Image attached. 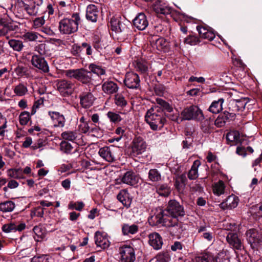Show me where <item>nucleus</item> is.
Returning <instances> with one entry per match:
<instances>
[{"mask_svg": "<svg viewBox=\"0 0 262 262\" xmlns=\"http://www.w3.org/2000/svg\"><path fill=\"white\" fill-rule=\"evenodd\" d=\"M148 222L152 226L162 225L169 227V232L172 236H179L183 231V224L181 222H179L176 217H164L161 209L151 215Z\"/></svg>", "mask_w": 262, "mask_h": 262, "instance_id": "f257e3e1", "label": "nucleus"}, {"mask_svg": "<svg viewBox=\"0 0 262 262\" xmlns=\"http://www.w3.org/2000/svg\"><path fill=\"white\" fill-rule=\"evenodd\" d=\"M145 120L154 130L161 129L166 121L158 106H154L147 111L145 116Z\"/></svg>", "mask_w": 262, "mask_h": 262, "instance_id": "f03ea898", "label": "nucleus"}, {"mask_svg": "<svg viewBox=\"0 0 262 262\" xmlns=\"http://www.w3.org/2000/svg\"><path fill=\"white\" fill-rule=\"evenodd\" d=\"M80 23L79 13L72 14L71 17L62 19L59 24V29L61 33L70 34L76 32Z\"/></svg>", "mask_w": 262, "mask_h": 262, "instance_id": "7ed1b4c3", "label": "nucleus"}, {"mask_svg": "<svg viewBox=\"0 0 262 262\" xmlns=\"http://www.w3.org/2000/svg\"><path fill=\"white\" fill-rule=\"evenodd\" d=\"M182 119L200 121L204 119V115L202 110L196 105H191L185 108L181 113Z\"/></svg>", "mask_w": 262, "mask_h": 262, "instance_id": "20e7f679", "label": "nucleus"}, {"mask_svg": "<svg viewBox=\"0 0 262 262\" xmlns=\"http://www.w3.org/2000/svg\"><path fill=\"white\" fill-rule=\"evenodd\" d=\"M246 239L252 249H262V236L255 229H250L246 232Z\"/></svg>", "mask_w": 262, "mask_h": 262, "instance_id": "39448f33", "label": "nucleus"}, {"mask_svg": "<svg viewBox=\"0 0 262 262\" xmlns=\"http://www.w3.org/2000/svg\"><path fill=\"white\" fill-rule=\"evenodd\" d=\"M65 75L70 78H74L82 83L87 84L91 81L90 72L83 69L68 70L64 72Z\"/></svg>", "mask_w": 262, "mask_h": 262, "instance_id": "423d86ee", "label": "nucleus"}, {"mask_svg": "<svg viewBox=\"0 0 262 262\" xmlns=\"http://www.w3.org/2000/svg\"><path fill=\"white\" fill-rule=\"evenodd\" d=\"M43 0H28L23 3L24 10L30 16H36L41 12Z\"/></svg>", "mask_w": 262, "mask_h": 262, "instance_id": "0eeeda50", "label": "nucleus"}, {"mask_svg": "<svg viewBox=\"0 0 262 262\" xmlns=\"http://www.w3.org/2000/svg\"><path fill=\"white\" fill-rule=\"evenodd\" d=\"M57 90L63 97H69L74 91V84L72 81L66 79L57 81L56 83Z\"/></svg>", "mask_w": 262, "mask_h": 262, "instance_id": "6e6552de", "label": "nucleus"}, {"mask_svg": "<svg viewBox=\"0 0 262 262\" xmlns=\"http://www.w3.org/2000/svg\"><path fill=\"white\" fill-rule=\"evenodd\" d=\"M146 143L142 138L136 137L131 144L130 156L133 157H137L143 154L146 151Z\"/></svg>", "mask_w": 262, "mask_h": 262, "instance_id": "1a4fd4ad", "label": "nucleus"}, {"mask_svg": "<svg viewBox=\"0 0 262 262\" xmlns=\"http://www.w3.org/2000/svg\"><path fill=\"white\" fill-rule=\"evenodd\" d=\"M166 211L170 215L165 217H177L185 215V211L182 206L175 200H170L166 209Z\"/></svg>", "mask_w": 262, "mask_h": 262, "instance_id": "9d476101", "label": "nucleus"}, {"mask_svg": "<svg viewBox=\"0 0 262 262\" xmlns=\"http://www.w3.org/2000/svg\"><path fill=\"white\" fill-rule=\"evenodd\" d=\"M119 253L122 262H134L136 259L135 250L130 245L121 246L119 248Z\"/></svg>", "mask_w": 262, "mask_h": 262, "instance_id": "9b49d317", "label": "nucleus"}, {"mask_svg": "<svg viewBox=\"0 0 262 262\" xmlns=\"http://www.w3.org/2000/svg\"><path fill=\"white\" fill-rule=\"evenodd\" d=\"M18 28L10 18L4 17L0 19V36H5Z\"/></svg>", "mask_w": 262, "mask_h": 262, "instance_id": "f8f14e48", "label": "nucleus"}, {"mask_svg": "<svg viewBox=\"0 0 262 262\" xmlns=\"http://www.w3.org/2000/svg\"><path fill=\"white\" fill-rule=\"evenodd\" d=\"M123 81L125 85L129 89H138L140 85L138 75L134 72L127 73Z\"/></svg>", "mask_w": 262, "mask_h": 262, "instance_id": "ddd939ff", "label": "nucleus"}, {"mask_svg": "<svg viewBox=\"0 0 262 262\" xmlns=\"http://www.w3.org/2000/svg\"><path fill=\"white\" fill-rule=\"evenodd\" d=\"M32 64L43 73L49 71V67L44 58L37 55H33L31 60Z\"/></svg>", "mask_w": 262, "mask_h": 262, "instance_id": "4468645a", "label": "nucleus"}, {"mask_svg": "<svg viewBox=\"0 0 262 262\" xmlns=\"http://www.w3.org/2000/svg\"><path fill=\"white\" fill-rule=\"evenodd\" d=\"M48 115L54 127H63L64 126L66 121L63 115L55 111H49Z\"/></svg>", "mask_w": 262, "mask_h": 262, "instance_id": "2eb2a0df", "label": "nucleus"}, {"mask_svg": "<svg viewBox=\"0 0 262 262\" xmlns=\"http://www.w3.org/2000/svg\"><path fill=\"white\" fill-rule=\"evenodd\" d=\"M80 104L85 108L90 107L95 101V97L91 92H82L79 95Z\"/></svg>", "mask_w": 262, "mask_h": 262, "instance_id": "dca6fc26", "label": "nucleus"}, {"mask_svg": "<svg viewBox=\"0 0 262 262\" xmlns=\"http://www.w3.org/2000/svg\"><path fill=\"white\" fill-rule=\"evenodd\" d=\"M95 244L98 247L102 249L108 248L110 245V242L108 239L107 235L104 232L97 231L95 235Z\"/></svg>", "mask_w": 262, "mask_h": 262, "instance_id": "f3484780", "label": "nucleus"}, {"mask_svg": "<svg viewBox=\"0 0 262 262\" xmlns=\"http://www.w3.org/2000/svg\"><path fill=\"white\" fill-rule=\"evenodd\" d=\"M228 243L234 249L241 250L243 247L241 239L235 233L229 232L226 237Z\"/></svg>", "mask_w": 262, "mask_h": 262, "instance_id": "a211bd4d", "label": "nucleus"}, {"mask_svg": "<svg viewBox=\"0 0 262 262\" xmlns=\"http://www.w3.org/2000/svg\"><path fill=\"white\" fill-rule=\"evenodd\" d=\"M133 25L139 30H144L148 25V21L146 15L140 13L133 20Z\"/></svg>", "mask_w": 262, "mask_h": 262, "instance_id": "6ab92c4d", "label": "nucleus"}, {"mask_svg": "<svg viewBox=\"0 0 262 262\" xmlns=\"http://www.w3.org/2000/svg\"><path fill=\"white\" fill-rule=\"evenodd\" d=\"M238 203V199L234 195H229L225 201L219 204V206L223 210L231 209L235 208Z\"/></svg>", "mask_w": 262, "mask_h": 262, "instance_id": "aec40b11", "label": "nucleus"}, {"mask_svg": "<svg viewBox=\"0 0 262 262\" xmlns=\"http://www.w3.org/2000/svg\"><path fill=\"white\" fill-rule=\"evenodd\" d=\"M149 245L155 250H159L163 245V239L160 235L156 232L152 233L148 236Z\"/></svg>", "mask_w": 262, "mask_h": 262, "instance_id": "412c9836", "label": "nucleus"}, {"mask_svg": "<svg viewBox=\"0 0 262 262\" xmlns=\"http://www.w3.org/2000/svg\"><path fill=\"white\" fill-rule=\"evenodd\" d=\"M139 180V177L132 171L126 172L121 179L123 183L131 186L136 185Z\"/></svg>", "mask_w": 262, "mask_h": 262, "instance_id": "4be33fe9", "label": "nucleus"}, {"mask_svg": "<svg viewBox=\"0 0 262 262\" xmlns=\"http://www.w3.org/2000/svg\"><path fill=\"white\" fill-rule=\"evenodd\" d=\"M152 46L161 52H167L169 50V42L163 37L159 38L153 41Z\"/></svg>", "mask_w": 262, "mask_h": 262, "instance_id": "5701e85b", "label": "nucleus"}, {"mask_svg": "<svg viewBox=\"0 0 262 262\" xmlns=\"http://www.w3.org/2000/svg\"><path fill=\"white\" fill-rule=\"evenodd\" d=\"M196 29L201 38L209 41L212 40L214 38L215 34L214 32L207 27L198 26Z\"/></svg>", "mask_w": 262, "mask_h": 262, "instance_id": "b1692460", "label": "nucleus"}, {"mask_svg": "<svg viewBox=\"0 0 262 262\" xmlns=\"http://www.w3.org/2000/svg\"><path fill=\"white\" fill-rule=\"evenodd\" d=\"M61 137L64 141L76 142L78 139L80 138V135L77 130H66L62 132Z\"/></svg>", "mask_w": 262, "mask_h": 262, "instance_id": "393cba45", "label": "nucleus"}, {"mask_svg": "<svg viewBox=\"0 0 262 262\" xmlns=\"http://www.w3.org/2000/svg\"><path fill=\"white\" fill-rule=\"evenodd\" d=\"M98 15V10L94 5H89L86 8V17L87 19L96 22Z\"/></svg>", "mask_w": 262, "mask_h": 262, "instance_id": "a878e982", "label": "nucleus"}, {"mask_svg": "<svg viewBox=\"0 0 262 262\" xmlns=\"http://www.w3.org/2000/svg\"><path fill=\"white\" fill-rule=\"evenodd\" d=\"M134 66L136 71L143 74H147L149 64L145 60L138 59L135 61Z\"/></svg>", "mask_w": 262, "mask_h": 262, "instance_id": "bb28decb", "label": "nucleus"}, {"mask_svg": "<svg viewBox=\"0 0 262 262\" xmlns=\"http://www.w3.org/2000/svg\"><path fill=\"white\" fill-rule=\"evenodd\" d=\"M117 198L118 200L124 206L128 207L131 203V200L129 197V194L126 190H122L117 195Z\"/></svg>", "mask_w": 262, "mask_h": 262, "instance_id": "cd10ccee", "label": "nucleus"}, {"mask_svg": "<svg viewBox=\"0 0 262 262\" xmlns=\"http://www.w3.org/2000/svg\"><path fill=\"white\" fill-rule=\"evenodd\" d=\"M99 154L102 158L108 162H112L114 160V156L110 147H104L100 148Z\"/></svg>", "mask_w": 262, "mask_h": 262, "instance_id": "c85d7f7f", "label": "nucleus"}, {"mask_svg": "<svg viewBox=\"0 0 262 262\" xmlns=\"http://www.w3.org/2000/svg\"><path fill=\"white\" fill-rule=\"evenodd\" d=\"M201 165V162L199 160H195L189 170L187 176L190 180H195L199 176L198 168Z\"/></svg>", "mask_w": 262, "mask_h": 262, "instance_id": "c756f323", "label": "nucleus"}, {"mask_svg": "<svg viewBox=\"0 0 262 262\" xmlns=\"http://www.w3.org/2000/svg\"><path fill=\"white\" fill-rule=\"evenodd\" d=\"M139 231V227L136 224L129 225L124 224L122 226V231L123 235H128L135 234Z\"/></svg>", "mask_w": 262, "mask_h": 262, "instance_id": "7c9ffc66", "label": "nucleus"}, {"mask_svg": "<svg viewBox=\"0 0 262 262\" xmlns=\"http://www.w3.org/2000/svg\"><path fill=\"white\" fill-rule=\"evenodd\" d=\"M214 124L213 120L210 118L206 119L201 122V129L202 132L206 134H209L214 129Z\"/></svg>", "mask_w": 262, "mask_h": 262, "instance_id": "2f4dec72", "label": "nucleus"}, {"mask_svg": "<svg viewBox=\"0 0 262 262\" xmlns=\"http://www.w3.org/2000/svg\"><path fill=\"white\" fill-rule=\"evenodd\" d=\"M226 139L231 145L237 144L240 142L239 133L237 130H232L226 135Z\"/></svg>", "mask_w": 262, "mask_h": 262, "instance_id": "473e14b6", "label": "nucleus"}, {"mask_svg": "<svg viewBox=\"0 0 262 262\" xmlns=\"http://www.w3.org/2000/svg\"><path fill=\"white\" fill-rule=\"evenodd\" d=\"M154 10L157 14H169L171 12V8L166 4H157L155 6Z\"/></svg>", "mask_w": 262, "mask_h": 262, "instance_id": "72a5a7b5", "label": "nucleus"}, {"mask_svg": "<svg viewBox=\"0 0 262 262\" xmlns=\"http://www.w3.org/2000/svg\"><path fill=\"white\" fill-rule=\"evenodd\" d=\"M7 175L11 178L15 179H24L25 177L23 175L21 168H11L7 170Z\"/></svg>", "mask_w": 262, "mask_h": 262, "instance_id": "f704fd0d", "label": "nucleus"}, {"mask_svg": "<svg viewBox=\"0 0 262 262\" xmlns=\"http://www.w3.org/2000/svg\"><path fill=\"white\" fill-rule=\"evenodd\" d=\"M224 102V99H219L217 101L212 102L208 108V111L213 114H217L222 110V104Z\"/></svg>", "mask_w": 262, "mask_h": 262, "instance_id": "c9c22d12", "label": "nucleus"}, {"mask_svg": "<svg viewBox=\"0 0 262 262\" xmlns=\"http://www.w3.org/2000/svg\"><path fill=\"white\" fill-rule=\"evenodd\" d=\"M196 262H215V257L211 253H204L195 257Z\"/></svg>", "mask_w": 262, "mask_h": 262, "instance_id": "e433bc0d", "label": "nucleus"}, {"mask_svg": "<svg viewBox=\"0 0 262 262\" xmlns=\"http://www.w3.org/2000/svg\"><path fill=\"white\" fill-rule=\"evenodd\" d=\"M15 207V203L12 201H7L0 203V211L3 212H10Z\"/></svg>", "mask_w": 262, "mask_h": 262, "instance_id": "4c0bfd02", "label": "nucleus"}, {"mask_svg": "<svg viewBox=\"0 0 262 262\" xmlns=\"http://www.w3.org/2000/svg\"><path fill=\"white\" fill-rule=\"evenodd\" d=\"M156 102L157 104L156 106H158L160 108V111H162V113L163 111H165L168 113H171L173 111L172 106L165 100L161 98H157L156 99Z\"/></svg>", "mask_w": 262, "mask_h": 262, "instance_id": "58836bf2", "label": "nucleus"}, {"mask_svg": "<svg viewBox=\"0 0 262 262\" xmlns=\"http://www.w3.org/2000/svg\"><path fill=\"white\" fill-rule=\"evenodd\" d=\"M156 102L157 104L156 106H158L160 108V111H162V113L163 111H165L168 113H171L173 111L172 106L165 100L161 98H157L156 99Z\"/></svg>", "mask_w": 262, "mask_h": 262, "instance_id": "ea45409f", "label": "nucleus"}, {"mask_svg": "<svg viewBox=\"0 0 262 262\" xmlns=\"http://www.w3.org/2000/svg\"><path fill=\"white\" fill-rule=\"evenodd\" d=\"M13 92L16 96L21 97L28 93V90L26 84L20 83L14 86Z\"/></svg>", "mask_w": 262, "mask_h": 262, "instance_id": "a19ab883", "label": "nucleus"}, {"mask_svg": "<svg viewBox=\"0 0 262 262\" xmlns=\"http://www.w3.org/2000/svg\"><path fill=\"white\" fill-rule=\"evenodd\" d=\"M225 185L223 181L220 180L213 186V192L214 194L220 196L225 192Z\"/></svg>", "mask_w": 262, "mask_h": 262, "instance_id": "79ce46f5", "label": "nucleus"}, {"mask_svg": "<svg viewBox=\"0 0 262 262\" xmlns=\"http://www.w3.org/2000/svg\"><path fill=\"white\" fill-rule=\"evenodd\" d=\"M89 72H92L98 76L104 75L105 73V70L101 66L95 64L91 63L89 66Z\"/></svg>", "mask_w": 262, "mask_h": 262, "instance_id": "37998d69", "label": "nucleus"}, {"mask_svg": "<svg viewBox=\"0 0 262 262\" xmlns=\"http://www.w3.org/2000/svg\"><path fill=\"white\" fill-rule=\"evenodd\" d=\"M170 191V187L166 184H160L156 187V192L161 196H167Z\"/></svg>", "mask_w": 262, "mask_h": 262, "instance_id": "c03bdc74", "label": "nucleus"}, {"mask_svg": "<svg viewBox=\"0 0 262 262\" xmlns=\"http://www.w3.org/2000/svg\"><path fill=\"white\" fill-rule=\"evenodd\" d=\"M45 15L36 17L32 21V28L38 30L40 29L45 24Z\"/></svg>", "mask_w": 262, "mask_h": 262, "instance_id": "a18cd8bd", "label": "nucleus"}, {"mask_svg": "<svg viewBox=\"0 0 262 262\" xmlns=\"http://www.w3.org/2000/svg\"><path fill=\"white\" fill-rule=\"evenodd\" d=\"M148 178L153 182H159L162 179L161 173L157 169H151L149 170Z\"/></svg>", "mask_w": 262, "mask_h": 262, "instance_id": "49530a36", "label": "nucleus"}, {"mask_svg": "<svg viewBox=\"0 0 262 262\" xmlns=\"http://www.w3.org/2000/svg\"><path fill=\"white\" fill-rule=\"evenodd\" d=\"M39 36V34L38 33L32 31H29L25 33L23 35L22 38L24 40L27 41H36L38 39Z\"/></svg>", "mask_w": 262, "mask_h": 262, "instance_id": "de8ad7c7", "label": "nucleus"}, {"mask_svg": "<svg viewBox=\"0 0 262 262\" xmlns=\"http://www.w3.org/2000/svg\"><path fill=\"white\" fill-rule=\"evenodd\" d=\"M8 43L16 51H20L24 47V45L21 40L11 39L9 41Z\"/></svg>", "mask_w": 262, "mask_h": 262, "instance_id": "09e8293b", "label": "nucleus"}, {"mask_svg": "<svg viewBox=\"0 0 262 262\" xmlns=\"http://www.w3.org/2000/svg\"><path fill=\"white\" fill-rule=\"evenodd\" d=\"M102 89L105 93L113 94L115 92V83L112 81L106 82L103 84Z\"/></svg>", "mask_w": 262, "mask_h": 262, "instance_id": "8fccbe9b", "label": "nucleus"}, {"mask_svg": "<svg viewBox=\"0 0 262 262\" xmlns=\"http://www.w3.org/2000/svg\"><path fill=\"white\" fill-rule=\"evenodd\" d=\"M227 116L223 114H221L214 122V124L217 127L223 126L227 121Z\"/></svg>", "mask_w": 262, "mask_h": 262, "instance_id": "3c124183", "label": "nucleus"}, {"mask_svg": "<svg viewBox=\"0 0 262 262\" xmlns=\"http://www.w3.org/2000/svg\"><path fill=\"white\" fill-rule=\"evenodd\" d=\"M60 148L64 153L70 154L73 149V146L70 143L63 140L60 144Z\"/></svg>", "mask_w": 262, "mask_h": 262, "instance_id": "603ef678", "label": "nucleus"}, {"mask_svg": "<svg viewBox=\"0 0 262 262\" xmlns=\"http://www.w3.org/2000/svg\"><path fill=\"white\" fill-rule=\"evenodd\" d=\"M84 206V204L81 201L76 202H71L68 205L69 209H75L77 211H81Z\"/></svg>", "mask_w": 262, "mask_h": 262, "instance_id": "864d4df0", "label": "nucleus"}, {"mask_svg": "<svg viewBox=\"0 0 262 262\" xmlns=\"http://www.w3.org/2000/svg\"><path fill=\"white\" fill-rule=\"evenodd\" d=\"M19 122L21 125H26L30 119V113L28 112H22L19 115Z\"/></svg>", "mask_w": 262, "mask_h": 262, "instance_id": "5fc2aeb1", "label": "nucleus"}, {"mask_svg": "<svg viewBox=\"0 0 262 262\" xmlns=\"http://www.w3.org/2000/svg\"><path fill=\"white\" fill-rule=\"evenodd\" d=\"M199 38L194 35H189L185 38L184 40V43L188 44L191 46L196 45L199 42Z\"/></svg>", "mask_w": 262, "mask_h": 262, "instance_id": "6e6d98bb", "label": "nucleus"}, {"mask_svg": "<svg viewBox=\"0 0 262 262\" xmlns=\"http://www.w3.org/2000/svg\"><path fill=\"white\" fill-rule=\"evenodd\" d=\"M155 258L159 262H168L169 260V255L168 252L160 253Z\"/></svg>", "mask_w": 262, "mask_h": 262, "instance_id": "4d7b16f0", "label": "nucleus"}, {"mask_svg": "<svg viewBox=\"0 0 262 262\" xmlns=\"http://www.w3.org/2000/svg\"><path fill=\"white\" fill-rule=\"evenodd\" d=\"M2 230L5 233H10L16 231L15 224L14 223H10L5 224L3 226Z\"/></svg>", "mask_w": 262, "mask_h": 262, "instance_id": "13d9d810", "label": "nucleus"}, {"mask_svg": "<svg viewBox=\"0 0 262 262\" xmlns=\"http://www.w3.org/2000/svg\"><path fill=\"white\" fill-rule=\"evenodd\" d=\"M44 214L43 208L42 207H38L35 208L31 213V216L32 217L33 216H37L38 217H43Z\"/></svg>", "mask_w": 262, "mask_h": 262, "instance_id": "bf43d9fd", "label": "nucleus"}, {"mask_svg": "<svg viewBox=\"0 0 262 262\" xmlns=\"http://www.w3.org/2000/svg\"><path fill=\"white\" fill-rule=\"evenodd\" d=\"M43 100L42 98H40L35 101L31 111V114L32 115H34L36 113L37 110L39 108L41 105H43Z\"/></svg>", "mask_w": 262, "mask_h": 262, "instance_id": "052dcab7", "label": "nucleus"}, {"mask_svg": "<svg viewBox=\"0 0 262 262\" xmlns=\"http://www.w3.org/2000/svg\"><path fill=\"white\" fill-rule=\"evenodd\" d=\"M127 29L126 25L123 21L118 20L117 25L116 26V34L122 33L125 31Z\"/></svg>", "mask_w": 262, "mask_h": 262, "instance_id": "680f3d73", "label": "nucleus"}, {"mask_svg": "<svg viewBox=\"0 0 262 262\" xmlns=\"http://www.w3.org/2000/svg\"><path fill=\"white\" fill-rule=\"evenodd\" d=\"M124 132V129L122 127H118L116 129V141L118 142L122 139H125Z\"/></svg>", "mask_w": 262, "mask_h": 262, "instance_id": "e2e57ef3", "label": "nucleus"}, {"mask_svg": "<svg viewBox=\"0 0 262 262\" xmlns=\"http://www.w3.org/2000/svg\"><path fill=\"white\" fill-rule=\"evenodd\" d=\"M116 104L121 107L125 106L127 104V102L124 98L121 96H116Z\"/></svg>", "mask_w": 262, "mask_h": 262, "instance_id": "0e129e2a", "label": "nucleus"}, {"mask_svg": "<svg viewBox=\"0 0 262 262\" xmlns=\"http://www.w3.org/2000/svg\"><path fill=\"white\" fill-rule=\"evenodd\" d=\"M33 231H34L35 234L36 235V236L38 238L36 239V238L34 237L36 241H39V238H43V232L42 231L41 227H40L39 226L34 227L33 228Z\"/></svg>", "mask_w": 262, "mask_h": 262, "instance_id": "69168bd1", "label": "nucleus"}, {"mask_svg": "<svg viewBox=\"0 0 262 262\" xmlns=\"http://www.w3.org/2000/svg\"><path fill=\"white\" fill-rule=\"evenodd\" d=\"M234 101L236 103L235 105H236L239 111H243L245 108L247 103V102H246L245 99H241L239 100H234Z\"/></svg>", "mask_w": 262, "mask_h": 262, "instance_id": "338daca9", "label": "nucleus"}, {"mask_svg": "<svg viewBox=\"0 0 262 262\" xmlns=\"http://www.w3.org/2000/svg\"><path fill=\"white\" fill-rule=\"evenodd\" d=\"M33 259L35 262H48V256L47 255H42L39 256H34Z\"/></svg>", "mask_w": 262, "mask_h": 262, "instance_id": "774afa93", "label": "nucleus"}]
</instances>
